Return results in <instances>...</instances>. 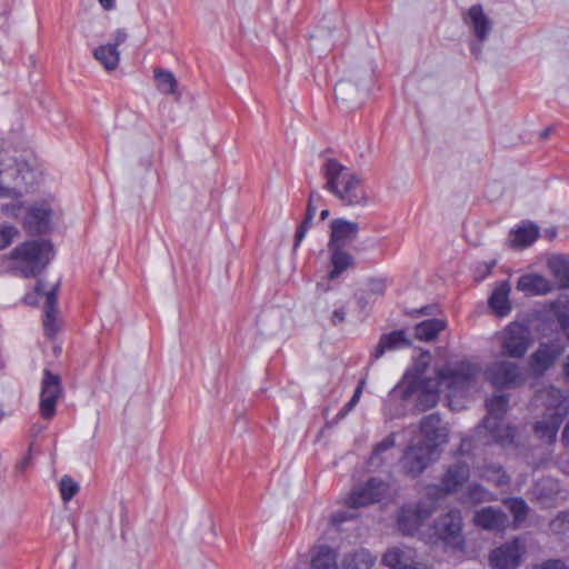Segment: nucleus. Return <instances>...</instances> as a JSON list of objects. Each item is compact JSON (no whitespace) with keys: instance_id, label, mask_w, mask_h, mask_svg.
<instances>
[{"instance_id":"obj_1","label":"nucleus","mask_w":569,"mask_h":569,"mask_svg":"<svg viewBox=\"0 0 569 569\" xmlns=\"http://www.w3.org/2000/svg\"><path fill=\"white\" fill-rule=\"evenodd\" d=\"M429 359V353L421 355L418 363L407 371L392 392L402 400L413 402L419 409L426 410L437 405L439 392H446L452 406L453 398L463 396L475 385L479 373L477 365L461 361L438 370L435 379H427L425 371Z\"/></svg>"},{"instance_id":"obj_2","label":"nucleus","mask_w":569,"mask_h":569,"mask_svg":"<svg viewBox=\"0 0 569 569\" xmlns=\"http://www.w3.org/2000/svg\"><path fill=\"white\" fill-rule=\"evenodd\" d=\"M422 439L410 443L401 458L402 470L412 476H419L437 458V449L448 441V430L441 425L439 415L426 416L420 422Z\"/></svg>"},{"instance_id":"obj_3","label":"nucleus","mask_w":569,"mask_h":569,"mask_svg":"<svg viewBox=\"0 0 569 569\" xmlns=\"http://www.w3.org/2000/svg\"><path fill=\"white\" fill-rule=\"evenodd\" d=\"M325 189L333 194L343 206L363 207L369 197L363 188L362 178L351 168L333 158H328L321 166Z\"/></svg>"},{"instance_id":"obj_4","label":"nucleus","mask_w":569,"mask_h":569,"mask_svg":"<svg viewBox=\"0 0 569 569\" xmlns=\"http://www.w3.org/2000/svg\"><path fill=\"white\" fill-rule=\"evenodd\" d=\"M536 400L545 405L546 413L541 420L536 422L535 435L541 441L552 443L557 438L563 418L569 412V395L558 388L550 387L539 391Z\"/></svg>"},{"instance_id":"obj_5","label":"nucleus","mask_w":569,"mask_h":569,"mask_svg":"<svg viewBox=\"0 0 569 569\" xmlns=\"http://www.w3.org/2000/svg\"><path fill=\"white\" fill-rule=\"evenodd\" d=\"M53 257L52 244L48 240H28L17 246L8 254L10 268L24 278L37 277Z\"/></svg>"},{"instance_id":"obj_6","label":"nucleus","mask_w":569,"mask_h":569,"mask_svg":"<svg viewBox=\"0 0 569 569\" xmlns=\"http://www.w3.org/2000/svg\"><path fill=\"white\" fill-rule=\"evenodd\" d=\"M508 408V398L503 395L495 396L487 400L488 416L483 419L482 426L478 428V433L488 432L492 441L500 445L513 442L515 429L505 425L502 417Z\"/></svg>"},{"instance_id":"obj_7","label":"nucleus","mask_w":569,"mask_h":569,"mask_svg":"<svg viewBox=\"0 0 569 569\" xmlns=\"http://www.w3.org/2000/svg\"><path fill=\"white\" fill-rule=\"evenodd\" d=\"M498 339L503 355L510 358H522L531 346V335L527 326L511 322L499 335Z\"/></svg>"},{"instance_id":"obj_8","label":"nucleus","mask_w":569,"mask_h":569,"mask_svg":"<svg viewBox=\"0 0 569 569\" xmlns=\"http://www.w3.org/2000/svg\"><path fill=\"white\" fill-rule=\"evenodd\" d=\"M485 378L497 389L516 388L526 381L520 367L510 360H498L485 370Z\"/></svg>"},{"instance_id":"obj_9","label":"nucleus","mask_w":569,"mask_h":569,"mask_svg":"<svg viewBox=\"0 0 569 569\" xmlns=\"http://www.w3.org/2000/svg\"><path fill=\"white\" fill-rule=\"evenodd\" d=\"M470 477L469 466L466 462H456L448 467L439 486L432 485L425 489V496L430 500H439L457 491Z\"/></svg>"},{"instance_id":"obj_10","label":"nucleus","mask_w":569,"mask_h":569,"mask_svg":"<svg viewBox=\"0 0 569 569\" xmlns=\"http://www.w3.org/2000/svg\"><path fill=\"white\" fill-rule=\"evenodd\" d=\"M435 500L421 501L417 505L403 506L398 516L399 530L412 536L418 532L423 521L435 511Z\"/></svg>"},{"instance_id":"obj_11","label":"nucleus","mask_w":569,"mask_h":569,"mask_svg":"<svg viewBox=\"0 0 569 569\" xmlns=\"http://www.w3.org/2000/svg\"><path fill=\"white\" fill-rule=\"evenodd\" d=\"M435 536L447 546L461 548L463 539L461 536L462 519L458 510H452L440 517L435 523Z\"/></svg>"},{"instance_id":"obj_12","label":"nucleus","mask_w":569,"mask_h":569,"mask_svg":"<svg viewBox=\"0 0 569 569\" xmlns=\"http://www.w3.org/2000/svg\"><path fill=\"white\" fill-rule=\"evenodd\" d=\"M526 553V545L522 539L515 538L496 549L489 557L492 569H517L521 557Z\"/></svg>"},{"instance_id":"obj_13","label":"nucleus","mask_w":569,"mask_h":569,"mask_svg":"<svg viewBox=\"0 0 569 569\" xmlns=\"http://www.w3.org/2000/svg\"><path fill=\"white\" fill-rule=\"evenodd\" d=\"M61 393L60 377L49 370H44L40 393V411L44 419H51L54 416L57 400Z\"/></svg>"},{"instance_id":"obj_14","label":"nucleus","mask_w":569,"mask_h":569,"mask_svg":"<svg viewBox=\"0 0 569 569\" xmlns=\"http://www.w3.org/2000/svg\"><path fill=\"white\" fill-rule=\"evenodd\" d=\"M387 492V485L377 479H370L363 485L357 486L349 495L346 505L350 508L365 507L380 501Z\"/></svg>"},{"instance_id":"obj_15","label":"nucleus","mask_w":569,"mask_h":569,"mask_svg":"<svg viewBox=\"0 0 569 569\" xmlns=\"http://www.w3.org/2000/svg\"><path fill=\"white\" fill-rule=\"evenodd\" d=\"M359 224L347 219H335L330 223V239L328 248H345L356 240Z\"/></svg>"},{"instance_id":"obj_16","label":"nucleus","mask_w":569,"mask_h":569,"mask_svg":"<svg viewBox=\"0 0 569 569\" xmlns=\"http://www.w3.org/2000/svg\"><path fill=\"white\" fill-rule=\"evenodd\" d=\"M51 208L46 202H37L27 209L23 228L29 233H42L49 229Z\"/></svg>"},{"instance_id":"obj_17","label":"nucleus","mask_w":569,"mask_h":569,"mask_svg":"<svg viewBox=\"0 0 569 569\" xmlns=\"http://www.w3.org/2000/svg\"><path fill=\"white\" fill-rule=\"evenodd\" d=\"M42 281H38L36 291L38 295H43L44 300V319L43 327L44 332L48 337H53L58 331V325L56 321V305H57V290L59 283L52 284L49 290H44Z\"/></svg>"},{"instance_id":"obj_18","label":"nucleus","mask_w":569,"mask_h":569,"mask_svg":"<svg viewBox=\"0 0 569 569\" xmlns=\"http://www.w3.org/2000/svg\"><path fill=\"white\" fill-rule=\"evenodd\" d=\"M335 93L340 108L346 111L356 110L362 104L360 89L349 79H341L336 84Z\"/></svg>"},{"instance_id":"obj_19","label":"nucleus","mask_w":569,"mask_h":569,"mask_svg":"<svg viewBox=\"0 0 569 569\" xmlns=\"http://www.w3.org/2000/svg\"><path fill=\"white\" fill-rule=\"evenodd\" d=\"M382 563L390 569H428L421 562L415 560L411 550L400 549L398 547L390 548L382 557Z\"/></svg>"},{"instance_id":"obj_20","label":"nucleus","mask_w":569,"mask_h":569,"mask_svg":"<svg viewBox=\"0 0 569 569\" xmlns=\"http://www.w3.org/2000/svg\"><path fill=\"white\" fill-rule=\"evenodd\" d=\"M473 522L485 530L502 531L508 525V518L501 510L486 507L476 511Z\"/></svg>"},{"instance_id":"obj_21","label":"nucleus","mask_w":569,"mask_h":569,"mask_svg":"<svg viewBox=\"0 0 569 569\" xmlns=\"http://www.w3.org/2000/svg\"><path fill=\"white\" fill-rule=\"evenodd\" d=\"M517 289L526 295H547L553 289L552 282L538 273H528L519 278Z\"/></svg>"},{"instance_id":"obj_22","label":"nucleus","mask_w":569,"mask_h":569,"mask_svg":"<svg viewBox=\"0 0 569 569\" xmlns=\"http://www.w3.org/2000/svg\"><path fill=\"white\" fill-rule=\"evenodd\" d=\"M410 346V340L406 337L405 331L397 330L382 335L376 346L371 357L377 360L381 358L386 351H392Z\"/></svg>"},{"instance_id":"obj_23","label":"nucleus","mask_w":569,"mask_h":569,"mask_svg":"<svg viewBox=\"0 0 569 569\" xmlns=\"http://www.w3.org/2000/svg\"><path fill=\"white\" fill-rule=\"evenodd\" d=\"M119 46L120 40L119 38H116L113 42L101 44L93 51L96 60L108 71L114 70L119 64Z\"/></svg>"},{"instance_id":"obj_24","label":"nucleus","mask_w":569,"mask_h":569,"mask_svg":"<svg viewBox=\"0 0 569 569\" xmlns=\"http://www.w3.org/2000/svg\"><path fill=\"white\" fill-rule=\"evenodd\" d=\"M310 569H339L337 552L327 546H316L310 550Z\"/></svg>"},{"instance_id":"obj_25","label":"nucleus","mask_w":569,"mask_h":569,"mask_svg":"<svg viewBox=\"0 0 569 569\" xmlns=\"http://www.w3.org/2000/svg\"><path fill=\"white\" fill-rule=\"evenodd\" d=\"M465 20L472 28L475 36H487L491 31V20L480 4L470 7Z\"/></svg>"},{"instance_id":"obj_26","label":"nucleus","mask_w":569,"mask_h":569,"mask_svg":"<svg viewBox=\"0 0 569 569\" xmlns=\"http://www.w3.org/2000/svg\"><path fill=\"white\" fill-rule=\"evenodd\" d=\"M511 286L508 281H503L496 287L489 298L490 308L500 317L507 316L511 310L509 293Z\"/></svg>"},{"instance_id":"obj_27","label":"nucleus","mask_w":569,"mask_h":569,"mask_svg":"<svg viewBox=\"0 0 569 569\" xmlns=\"http://www.w3.org/2000/svg\"><path fill=\"white\" fill-rule=\"evenodd\" d=\"M331 253L332 270L329 272V279H336L347 269L353 266V257L343 248H329Z\"/></svg>"},{"instance_id":"obj_28","label":"nucleus","mask_w":569,"mask_h":569,"mask_svg":"<svg viewBox=\"0 0 569 569\" xmlns=\"http://www.w3.org/2000/svg\"><path fill=\"white\" fill-rule=\"evenodd\" d=\"M539 236L537 226L529 223L519 227L510 233L509 242L515 248H525L536 241Z\"/></svg>"},{"instance_id":"obj_29","label":"nucleus","mask_w":569,"mask_h":569,"mask_svg":"<svg viewBox=\"0 0 569 569\" xmlns=\"http://www.w3.org/2000/svg\"><path fill=\"white\" fill-rule=\"evenodd\" d=\"M547 267L561 287L569 288V261L563 256H550L547 260Z\"/></svg>"},{"instance_id":"obj_30","label":"nucleus","mask_w":569,"mask_h":569,"mask_svg":"<svg viewBox=\"0 0 569 569\" xmlns=\"http://www.w3.org/2000/svg\"><path fill=\"white\" fill-rule=\"evenodd\" d=\"M153 77L156 87L162 94H173L178 98L180 97V93L177 91L178 81L171 71L164 70L162 68H154Z\"/></svg>"},{"instance_id":"obj_31","label":"nucleus","mask_w":569,"mask_h":569,"mask_svg":"<svg viewBox=\"0 0 569 569\" xmlns=\"http://www.w3.org/2000/svg\"><path fill=\"white\" fill-rule=\"evenodd\" d=\"M560 351L551 346L541 345L532 355V362L536 370H546L557 359Z\"/></svg>"},{"instance_id":"obj_32","label":"nucleus","mask_w":569,"mask_h":569,"mask_svg":"<svg viewBox=\"0 0 569 569\" xmlns=\"http://www.w3.org/2000/svg\"><path fill=\"white\" fill-rule=\"evenodd\" d=\"M446 327V322L440 319H430L420 322L416 327V337L419 340H433Z\"/></svg>"},{"instance_id":"obj_33","label":"nucleus","mask_w":569,"mask_h":569,"mask_svg":"<svg viewBox=\"0 0 569 569\" xmlns=\"http://www.w3.org/2000/svg\"><path fill=\"white\" fill-rule=\"evenodd\" d=\"M377 558L370 551L361 549L349 555L345 560V569H369L375 566Z\"/></svg>"},{"instance_id":"obj_34","label":"nucleus","mask_w":569,"mask_h":569,"mask_svg":"<svg viewBox=\"0 0 569 569\" xmlns=\"http://www.w3.org/2000/svg\"><path fill=\"white\" fill-rule=\"evenodd\" d=\"M506 508L513 515V522L519 525L528 515V506L520 498H511L505 501Z\"/></svg>"},{"instance_id":"obj_35","label":"nucleus","mask_w":569,"mask_h":569,"mask_svg":"<svg viewBox=\"0 0 569 569\" xmlns=\"http://www.w3.org/2000/svg\"><path fill=\"white\" fill-rule=\"evenodd\" d=\"M481 476L488 481L495 482L498 486L508 483V476L502 471L501 466L490 465L485 468Z\"/></svg>"},{"instance_id":"obj_36","label":"nucleus","mask_w":569,"mask_h":569,"mask_svg":"<svg viewBox=\"0 0 569 569\" xmlns=\"http://www.w3.org/2000/svg\"><path fill=\"white\" fill-rule=\"evenodd\" d=\"M468 498L472 503H481L495 499L493 495L480 485H471L468 488Z\"/></svg>"},{"instance_id":"obj_37","label":"nucleus","mask_w":569,"mask_h":569,"mask_svg":"<svg viewBox=\"0 0 569 569\" xmlns=\"http://www.w3.org/2000/svg\"><path fill=\"white\" fill-rule=\"evenodd\" d=\"M79 490V486L69 477H63L60 481V492L63 501L71 500Z\"/></svg>"},{"instance_id":"obj_38","label":"nucleus","mask_w":569,"mask_h":569,"mask_svg":"<svg viewBox=\"0 0 569 569\" xmlns=\"http://www.w3.org/2000/svg\"><path fill=\"white\" fill-rule=\"evenodd\" d=\"M19 236V230L13 226L0 224V250L9 247Z\"/></svg>"},{"instance_id":"obj_39","label":"nucleus","mask_w":569,"mask_h":569,"mask_svg":"<svg viewBox=\"0 0 569 569\" xmlns=\"http://www.w3.org/2000/svg\"><path fill=\"white\" fill-rule=\"evenodd\" d=\"M363 387H365V381L361 380L359 382V385L357 386V388L355 390V393L351 397V399L348 401V403L337 415L338 419H343L358 405V402L360 400V397L362 395V391H363Z\"/></svg>"},{"instance_id":"obj_40","label":"nucleus","mask_w":569,"mask_h":569,"mask_svg":"<svg viewBox=\"0 0 569 569\" xmlns=\"http://www.w3.org/2000/svg\"><path fill=\"white\" fill-rule=\"evenodd\" d=\"M550 529L556 535L569 533V512L557 516L550 522Z\"/></svg>"},{"instance_id":"obj_41","label":"nucleus","mask_w":569,"mask_h":569,"mask_svg":"<svg viewBox=\"0 0 569 569\" xmlns=\"http://www.w3.org/2000/svg\"><path fill=\"white\" fill-rule=\"evenodd\" d=\"M396 445V436L395 433H390L385 439H382L380 442L376 445L373 448L371 460H376L380 458L385 451L390 450Z\"/></svg>"},{"instance_id":"obj_42","label":"nucleus","mask_w":569,"mask_h":569,"mask_svg":"<svg viewBox=\"0 0 569 569\" xmlns=\"http://www.w3.org/2000/svg\"><path fill=\"white\" fill-rule=\"evenodd\" d=\"M313 217H310V216H307L305 217L303 221L301 222V224L298 227L297 229V232H296V242H295V248L299 246V243L302 241V239L305 238L307 231L309 230V228L311 227L312 224V221H313Z\"/></svg>"},{"instance_id":"obj_43","label":"nucleus","mask_w":569,"mask_h":569,"mask_svg":"<svg viewBox=\"0 0 569 569\" xmlns=\"http://www.w3.org/2000/svg\"><path fill=\"white\" fill-rule=\"evenodd\" d=\"M532 569H569L561 560H548L539 566H535Z\"/></svg>"},{"instance_id":"obj_44","label":"nucleus","mask_w":569,"mask_h":569,"mask_svg":"<svg viewBox=\"0 0 569 569\" xmlns=\"http://www.w3.org/2000/svg\"><path fill=\"white\" fill-rule=\"evenodd\" d=\"M319 199H320V196H319L318 192L312 191L310 193L309 201H308V207H307V211H306L307 216H310V217H313V218L316 217L317 206L315 204V201L319 200Z\"/></svg>"},{"instance_id":"obj_45","label":"nucleus","mask_w":569,"mask_h":569,"mask_svg":"<svg viewBox=\"0 0 569 569\" xmlns=\"http://www.w3.org/2000/svg\"><path fill=\"white\" fill-rule=\"evenodd\" d=\"M346 320V310L343 308L336 309L330 318L333 326H338Z\"/></svg>"},{"instance_id":"obj_46","label":"nucleus","mask_w":569,"mask_h":569,"mask_svg":"<svg viewBox=\"0 0 569 569\" xmlns=\"http://www.w3.org/2000/svg\"><path fill=\"white\" fill-rule=\"evenodd\" d=\"M0 197L17 198L19 193L16 191L14 187L3 186L0 182Z\"/></svg>"},{"instance_id":"obj_47","label":"nucleus","mask_w":569,"mask_h":569,"mask_svg":"<svg viewBox=\"0 0 569 569\" xmlns=\"http://www.w3.org/2000/svg\"><path fill=\"white\" fill-rule=\"evenodd\" d=\"M352 515H348L346 511L336 512L330 517V522L332 525H340L346 521L348 518H351Z\"/></svg>"},{"instance_id":"obj_48","label":"nucleus","mask_w":569,"mask_h":569,"mask_svg":"<svg viewBox=\"0 0 569 569\" xmlns=\"http://www.w3.org/2000/svg\"><path fill=\"white\" fill-rule=\"evenodd\" d=\"M386 284L380 280H373L370 282V292L375 295H382L385 292Z\"/></svg>"},{"instance_id":"obj_49","label":"nucleus","mask_w":569,"mask_h":569,"mask_svg":"<svg viewBox=\"0 0 569 569\" xmlns=\"http://www.w3.org/2000/svg\"><path fill=\"white\" fill-rule=\"evenodd\" d=\"M20 210H21V203L6 204L2 207V211L6 214H11L12 217H18Z\"/></svg>"},{"instance_id":"obj_50","label":"nucleus","mask_w":569,"mask_h":569,"mask_svg":"<svg viewBox=\"0 0 569 569\" xmlns=\"http://www.w3.org/2000/svg\"><path fill=\"white\" fill-rule=\"evenodd\" d=\"M14 171L17 172V177L14 178V180L17 181L19 179V177L21 176V182L23 183H30L28 180H27V177L26 174L23 173V171L26 172H29V168L27 167V164H18L17 163V168L14 169Z\"/></svg>"},{"instance_id":"obj_51","label":"nucleus","mask_w":569,"mask_h":569,"mask_svg":"<svg viewBox=\"0 0 569 569\" xmlns=\"http://www.w3.org/2000/svg\"><path fill=\"white\" fill-rule=\"evenodd\" d=\"M98 2L104 10L108 11L114 9L116 7V0H98Z\"/></svg>"},{"instance_id":"obj_52","label":"nucleus","mask_w":569,"mask_h":569,"mask_svg":"<svg viewBox=\"0 0 569 569\" xmlns=\"http://www.w3.org/2000/svg\"><path fill=\"white\" fill-rule=\"evenodd\" d=\"M563 371H565L566 377L569 379V355L566 358Z\"/></svg>"},{"instance_id":"obj_53","label":"nucleus","mask_w":569,"mask_h":569,"mask_svg":"<svg viewBox=\"0 0 569 569\" xmlns=\"http://www.w3.org/2000/svg\"><path fill=\"white\" fill-rule=\"evenodd\" d=\"M328 217H329V210L328 209L322 210L320 213L321 220H326Z\"/></svg>"},{"instance_id":"obj_54","label":"nucleus","mask_w":569,"mask_h":569,"mask_svg":"<svg viewBox=\"0 0 569 569\" xmlns=\"http://www.w3.org/2000/svg\"><path fill=\"white\" fill-rule=\"evenodd\" d=\"M547 485L550 487V489H553V488H556V487H557V483H556V482H553V481H551V480H548V481H547Z\"/></svg>"},{"instance_id":"obj_55","label":"nucleus","mask_w":569,"mask_h":569,"mask_svg":"<svg viewBox=\"0 0 569 569\" xmlns=\"http://www.w3.org/2000/svg\"><path fill=\"white\" fill-rule=\"evenodd\" d=\"M471 49H472V51H473V52H477V50H478L477 44H476V43H472V44H471Z\"/></svg>"},{"instance_id":"obj_56","label":"nucleus","mask_w":569,"mask_h":569,"mask_svg":"<svg viewBox=\"0 0 569 569\" xmlns=\"http://www.w3.org/2000/svg\"><path fill=\"white\" fill-rule=\"evenodd\" d=\"M549 234H550V237H553L556 234V231L555 230L549 231Z\"/></svg>"},{"instance_id":"obj_57","label":"nucleus","mask_w":569,"mask_h":569,"mask_svg":"<svg viewBox=\"0 0 569 569\" xmlns=\"http://www.w3.org/2000/svg\"><path fill=\"white\" fill-rule=\"evenodd\" d=\"M549 234H550V237H553L556 234V231L555 230L549 231Z\"/></svg>"},{"instance_id":"obj_58","label":"nucleus","mask_w":569,"mask_h":569,"mask_svg":"<svg viewBox=\"0 0 569 569\" xmlns=\"http://www.w3.org/2000/svg\"><path fill=\"white\" fill-rule=\"evenodd\" d=\"M482 39V37L477 38V44L480 43Z\"/></svg>"}]
</instances>
